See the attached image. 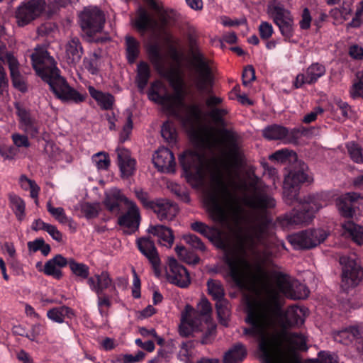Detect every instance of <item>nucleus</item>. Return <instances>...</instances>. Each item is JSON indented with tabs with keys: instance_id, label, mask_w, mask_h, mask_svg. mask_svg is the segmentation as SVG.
Here are the masks:
<instances>
[{
	"instance_id": "nucleus-42",
	"label": "nucleus",
	"mask_w": 363,
	"mask_h": 363,
	"mask_svg": "<svg viewBox=\"0 0 363 363\" xmlns=\"http://www.w3.org/2000/svg\"><path fill=\"white\" fill-rule=\"evenodd\" d=\"M9 199L17 218L22 220L25 216L26 208L23 200L16 195H11Z\"/></svg>"
},
{
	"instance_id": "nucleus-40",
	"label": "nucleus",
	"mask_w": 363,
	"mask_h": 363,
	"mask_svg": "<svg viewBox=\"0 0 363 363\" xmlns=\"http://www.w3.org/2000/svg\"><path fill=\"white\" fill-rule=\"evenodd\" d=\"M208 294L217 301L224 300L225 291L222 284L217 280L211 279L207 282Z\"/></svg>"
},
{
	"instance_id": "nucleus-31",
	"label": "nucleus",
	"mask_w": 363,
	"mask_h": 363,
	"mask_svg": "<svg viewBox=\"0 0 363 363\" xmlns=\"http://www.w3.org/2000/svg\"><path fill=\"white\" fill-rule=\"evenodd\" d=\"M342 228L355 243L363 245V227L349 221L342 224Z\"/></svg>"
},
{
	"instance_id": "nucleus-35",
	"label": "nucleus",
	"mask_w": 363,
	"mask_h": 363,
	"mask_svg": "<svg viewBox=\"0 0 363 363\" xmlns=\"http://www.w3.org/2000/svg\"><path fill=\"white\" fill-rule=\"evenodd\" d=\"M191 228L203 236L207 238L209 240L215 238L218 234V230L214 228L206 225L204 223L200 221H196L191 224Z\"/></svg>"
},
{
	"instance_id": "nucleus-27",
	"label": "nucleus",
	"mask_w": 363,
	"mask_h": 363,
	"mask_svg": "<svg viewBox=\"0 0 363 363\" xmlns=\"http://www.w3.org/2000/svg\"><path fill=\"white\" fill-rule=\"evenodd\" d=\"M73 316V311L65 306L54 307L47 311L48 318L57 323H62L65 319H71Z\"/></svg>"
},
{
	"instance_id": "nucleus-33",
	"label": "nucleus",
	"mask_w": 363,
	"mask_h": 363,
	"mask_svg": "<svg viewBox=\"0 0 363 363\" xmlns=\"http://www.w3.org/2000/svg\"><path fill=\"white\" fill-rule=\"evenodd\" d=\"M47 210L50 215L60 223L68 224L72 222V218L68 217L63 208L62 207H54L49 200L47 202Z\"/></svg>"
},
{
	"instance_id": "nucleus-28",
	"label": "nucleus",
	"mask_w": 363,
	"mask_h": 363,
	"mask_svg": "<svg viewBox=\"0 0 363 363\" xmlns=\"http://www.w3.org/2000/svg\"><path fill=\"white\" fill-rule=\"evenodd\" d=\"M246 355L245 347L240 343L235 344L225 353L223 363H239L245 359Z\"/></svg>"
},
{
	"instance_id": "nucleus-10",
	"label": "nucleus",
	"mask_w": 363,
	"mask_h": 363,
	"mask_svg": "<svg viewBox=\"0 0 363 363\" xmlns=\"http://www.w3.org/2000/svg\"><path fill=\"white\" fill-rule=\"evenodd\" d=\"M268 13L279 27L281 33L286 38L293 35L294 20L291 13L279 0H273L268 5Z\"/></svg>"
},
{
	"instance_id": "nucleus-51",
	"label": "nucleus",
	"mask_w": 363,
	"mask_h": 363,
	"mask_svg": "<svg viewBox=\"0 0 363 363\" xmlns=\"http://www.w3.org/2000/svg\"><path fill=\"white\" fill-rule=\"evenodd\" d=\"M297 159L298 155L294 150L284 148L269 155L268 159Z\"/></svg>"
},
{
	"instance_id": "nucleus-19",
	"label": "nucleus",
	"mask_w": 363,
	"mask_h": 363,
	"mask_svg": "<svg viewBox=\"0 0 363 363\" xmlns=\"http://www.w3.org/2000/svg\"><path fill=\"white\" fill-rule=\"evenodd\" d=\"M335 341L348 345L354 340L358 345L362 344V330L359 326H351L333 333Z\"/></svg>"
},
{
	"instance_id": "nucleus-36",
	"label": "nucleus",
	"mask_w": 363,
	"mask_h": 363,
	"mask_svg": "<svg viewBox=\"0 0 363 363\" xmlns=\"http://www.w3.org/2000/svg\"><path fill=\"white\" fill-rule=\"evenodd\" d=\"M150 77V69L145 62H140L138 65V86L143 90L147 85Z\"/></svg>"
},
{
	"instance_id": "nucleus-50",
	"label": "nucleus",
	"mask_w": 363,
	"mask_h": 363,
	"mask_svg": "<svg viewBox=\"0 0 363 363\" xmlns=\"http://www.w3.org/2000/svg\"><path fill=\"white\" fill-rule=\"evenodd\" d=\"M182 238L185 242L190 245L191 247L202 251L205 250L204 244L196 235L192 234H186L184 235Z\"/></svg>"
},
{
	"instance_id": "nucleus-48",
	"label": "nucleus",
	"mask_w": 363,
	"mask_h": 363,
	"mask_svg": "<svg viewBox=\"0 0 363 363\" xmlns=\"http://www.w3.org/2000/svg\"><path fill=\"white\" fill-rule=\"evenodd\" d=\"M101 207L99 203H85L82 206V211L84 213L87 218L96 217Z\"/></svg>"
},
{
	"instance_id": "nucleus-59",
	"label": "nucleus",
	"mask_w": 363,
	"mask_h": 363,
	"mask_svg": "<svg viewBox=\"0 0 363 363\" xmlns=\"http://www.w3.org/2000/svg\"><path fill=\"white\" fill-rule=\"evenodd\" d=\"M259 33L262 40L269 39L273 33L272 25L268 22H262L259 26Z\"/></svg>"
},
{
	"instance_id": "nucleus-1",
	"label": "nucleus",
	"mask_w": 363,
	"mask_h": 363,
	"mask_svg": "<svg viewBox=\"0 0 363 363\" xmlns=\"http://www.w3.org/2000/svg\"><path fill=\"white\" fill-rule=\"evenodd\" d=\"M222 162L215 179L216 186L206 198V206L213 220L230 230L239 227L241 204L252 208L257 215L250 218L247 226L236 234L235 242L226 256L229 274L236 286L253 291L260 285L257 296H264L272 287L281 301L282 296L291 299H303L309 291L305 284L280 272L270 274L264 269L269 263L267 251L259 253L256 247L274 233V224L265 211L275 206L274 200L257 184L247 182L242 176L241 160Z\"/></svg>"
},
{
	"instance_id": "nucleus-60",
	"label": "nucleus",
	"mask_w": 363,
	"mask_h": 363,
	"mask_svg": "<svg viewBox=\"0 0 363 363\" xmlns=\"http://www.w3.org/2000/svg\"><path fill=\"white\" fill-rule=\"evenodd\" d=\"M175 251L177 255L184 261L188 263H197L199 262V258L197 257L193 256L192 257H186V250L183 246H176Z\"/></svg>"
},
{
	"instance_id": "nucleus-21",
	"label": "nucleus",
	"mask_w": 363,
	"mask_h": 363,
	"mask_svg": "<svg viewBox=\"0 0 363 363\" xmlns=\"http://www.w3.org/2000/svg\"><path fill=\"white\" fill-rule=\"evenodd\" d=\"M151 208L160 220H172L178 213L177 206L167 200H159Z\"/></svg>"
},
{
	"instance_id": "nucleus-45",
	"label": "nucleus",
	"mask_w": 363,
	"mask_h": 363,
	"mask_svg": "<svg viewBox=\"0 0 363 363\" xmlns=\"http://www.w3.org/2000/svg\"><path fill=\"white\" fill-rule=\"evenodd\" d=\"M152 23V19L150 17L146 10L142 7L138 9V17L136 21V26L140 30H145Z\"/></svg>"
},
{
	"instance_id": "nucleus-56",
	"label": "nucleus",
	"mask_w": 363,
	"mask_h": 363,
	"mask_svg": "<svg viewBox=\"0 0 363 363\" xmlns=\"http://www.w3.org/2000/svg\"><path fill=\"white\" fill-rule=\"evenodd\" d=\"M242 84L244 86H247L251 82L255 81L256 79L255 71L252 65H247L245 67L242 72Z\"/></svg>"
},
{
	"instance_id": "nucleus-17",
	"label": "nucleus",
	"mask_w": 363,
	"mask_h": 363,
	"mask_svg": "<svg viewBox=\"0 0 363 363\" xmlns=\"http://www.w3.org/2000/svg\"><path fill=\"white\" fill-rule=\"evenodd\" d=\"M166 273L169 282L179 287H187L191 282L187 270L172 257H168Z\"/></svg>"
},
{
	"instance_id": "nucleus-53",
	"label": "nucleus",
	"mask_w": 363,
	"mask_h": 363,
	"mask_svg": "<svg viewBox=\"0 0 363 363\" xmlns=\"http://www.w3.org/2000/svg\"><path fill=\"white\" fill-rule=\"evenodd\" d=\"M97 304L99 313L102 317H106L108 315V312L104 309V308H108L111 305V301L108 296L106 295H97Z\"/></svg>"
},
{
	"instance_id": "nucleus-9",
	"label": "nucleus",
	"mask_w": 363,
	"mask_h": 363,
	"mask_svg": "<svg viewBox=\"0 0 363 363\" xmlns=\"http://www.w3.org/2000/svg\"><path fill=\"white\" fill-rule=\"evenodd\" d=\"M320 208L321 206L316 201L306 202L301 208L294 209L291 213L279 218L278 222L284 229L291 228L294 225L307 224L312 220L314 213Z\"/></svg>"
},
{
	"instance_id": "nucleus-7",
	"label": "nucleus",
	"mask_w": 363,
	"mask_h": 363,
	"mask_svg": "<svg viewBox=\"0 0 363 363\" xmlns=\"http://www.w3.org/2000/svg\"><path fill=\"white\" fill-rule=\"evenodd\" d=\"M189 46L191 65L199 74L196 82V87L200 93L211 95L213 93V85L211 68L208 65L204 55L196 46V43L192 38L189 40Z\"/></svg>"
},
{
	"instance_id": "nucleus-58",
	"label": "nucleus",
	"mask_w": 363,
	"mask_h": 363,
	"mask_svg": "<svg viewBox=\"0 0 363 363\" xmlns=\"http://www.w3.org/2000/svg\"><path fill=\"white\" fill-rule=\"evenodd\" d=\"M133 113L131 111H128L127 121L123 128L122 133L121 134V140L124 142L128 138L129 134L133 129V123L132 121Z\"/></svg>"
},
{
	"instance_id": "nucleus-22",
	"label": "nucleus",
	"mask_w": 363,
	"mask_h": 363,
	"mask_svg": "<svg viewBox=\"0 0 363 363\" xmlns=\"http://www.w3.org/2000/svg\"><path fill=\"white\" fill-rule=\"evenodd\" d=\"M360 198L362 197L356 192H349L340 196L336 201V206L340 215L346 218L352 217L354 210L352 203Z\"/></svg>"
},
{
	"instance_id": "nucleus-13",
	"label": "nucleus",
	"mask_w": 363,
	"mask_h": 363,
	"mask_svg": "<svg viewBox=\"0 0 363 363\" xmlns=\"http://www.w3.org/2000/svg\"><path fill=\"white\" fill-rule=\"evenodd\" d=\"M44 0H30L18 7L16 18L18 26L23 27L39 17L45 10Z\"/></svg>"
},
{
	"instance_id": "nucleus-39",
	"label": "nucleus",
	"mask_w": 363,
	"mask_h": 363,
	"mask_svg": "<svg viewBox=\"0 0 363 363\" xmlns=\"http://www.w3.org/2000/svg\"><path fill=\"white\" fill-rule=\"evenodd\" d=\"M127 58L129 62L133 63L139 54V43L132 36L125 37Z\"/></svg>"
},
{
	"instance_id": "nucleus-5",
	"label": "nucleus",
	"mask_w": 363,
	"mask_h": 363,
	"mask_svg": "<svg viewBox=\"0 0 363 363\" xmlns=\"http://www.w3.org/2000/svg\"><path fill=\"white\" fill-rule=\"evenodd\" d=\"M235 134L224 129L220 138H207L193 149L184 150L178 159H242Z\"/></svg>"
},
{
	"instance_id": "nucleus-52",
	"label": "nucleus",
	"mask_w": 363,
	"mask_h": 363,
	"mask_svg": "<svg viewBox=\"0 0 363 363\" xmlns=\"http://www.w3.org/2000/svg\"><path fill=\"white\" fill-rule=\"evenodd\" d=\"M306 363H339L337 357L335 354H329L325 352L319 353L318 359L309 360Z\"/></svg>"
},
{
	"instance_id": "nucleus-49",
	"label": "nucleus",
	"mask_w": 363,
	"mask_h": 363,
	"mask_svg": "<svg viewBox=\"0 0 363 363\" xmlns=\"http://www.w3.org/2000/svg\"><path fill=\"white\" fill-rule=\"evenodd\" d=\"M228 113L227 110L224 108H215L210 110L206 115L210 117L217 125H224L223 117Z\"/></svg>"
},
{
	"instance_id": "nucleus-23",
	"label": "nucleus",
	"mask_w": 363,
	"mask_h": 363,
	"mask_svg": "<svg viewBox=\"0 0 363 363\" xmlns=\"http://www.w3.org/2000/svg\"><path fill=\"white\" fill-rule=\"evenodd\" d=\"M138 247L151 262L155 268L160 265V258L154 242L147 238H141L137 240Z\"/></svg>"
},
{
	"instance_id": "nucleus-16",
	"label": "nucleus",
	"mask_w": 363,
	"mask_h": 363,
	"mask_svg": "<svg viewBox=\"0 0 363 363\" xmlns=\"http://www.w3.org/2000/svg\"><path fill=\"white\" fill-rule=\"evenodd\" d=\"M342 267V281L347 287L357 285L363 277V272L353 258L347 256L340 257Z\"/></svg>"
},
{
	"instance_id": "nucleus-57",
	"label": "nucleus",
	"mask_w": 363,
	"mask_h": 363,
	"mask_svg": "<svg viewBox=\"0 0 363 363\" xmlns=\"http://www.w3.org/2000/svg\"><path fill=\"white\" fill-rule=\"evenodd\" d=\"M16 113L20 118L21 125L29 123L30 121L33 120L30 116V113L26 108L21 107L18 104H16Z\"/></svg>"
},
{
	"instance_id": "nucleus-6",
	"label": "nucleus",
	"mask_w": 363,
	"mask_h": 363,
	"mask_svg": "<svg viewBox=\"0 0 363 363\" xmlns=\"http://www.w3.org/2000/svg\"><path fill=\"white\" fill-rule=\"evenodd\" d=\"M210 302L206 298H202L196 306V309L186 305L182 313L179 333L182 336H188L193 332L203 330V323L211 325L209 321L211 313Z\"/></svg>"
},
{
	"instance_id": "nucleus-25",
	"label": "nucleus",
	"mask_w": 363,
	"mask_h": 363,
	"mask_svg": "<svg viewBox=\"0 0 363 363\" xmlns=\"http://www.w3.org/2000/svg\"><path fill=\"white\" fill-rule=\"evenodd\" d=\"M147 231L149 233L156 236L159 243L162 245L167 247H172L174 237L170 228L162 225H150Z\"/></svg>"
},
{
	"instance_id": "nucleus-24",
	"label": "nucleus",
	"mask_w": 363,
	"mask_h": 363,
	"mask_svg": "<svg viewBox=\"0 0 363 363\" xmlns=\"http://www.w3.org/2000/svg\"><path fill=\"white\" fill-rule=\"evenodd\" d=\"M125 199H128L121 193L120 189L113 188L106 192V197L104 203L108 210L111 213H119V203L123 202L125 205Z\"/></svg>"
},
{
	"instance_id": "nucleus-46",
	"label": "nucleus",
	"mask_w": 363,
	"mask_h": 363,
	"mask_svg": "<svg viewBox=\"0 0 363 363\" xmlns=\"http://www.w3.org/2000/svg\"><path fill=\"white\" fill-rule=\"evenodd\" d=\"M118 165L123 178L129 177L135 170V160H118Z\"/></svg>"
},
{
	"instance_id": "nucleus-3",
	"label": "nucleus",
	"mask_w": 363,
	"mask_h": 363,
	"mask_svg": "<svg viewBox=\"0 0 363 363\" xmlns=\"http://www.w3.org/2000/svg\"><path fill=\"white\" fill-rule=\"evenodd\" d=\"M149 60L157 72L167 79L174 89V94L160 95L157 91L150 90L149 99L163 106L169 113L181 121L184 125L194 126L201 118L202 111L199 104H186V95L184 83L177 70L166 68V59L162 53L160 46L155 43L148 46Z\"/></svg>"
},
{
	"instance_id": "nucleus-34",
	"label": "nucleus",
	"mask_w": 363,
	"mask_h": 363,
	"mask_svg": "<svg viewBox=\"0 0 363 363\" xmlns=\"http://www.w3.org/2000/svg\"><path fill=\"white\" fill-rule=\"evenodd\" d=\"M325 68L319 63H313L306 70V83L314 84L318 78L324 75Z\"/></svg>"
},
{
	"instance_id": "nucleus-47",
	"label": "nucleus",
	"mask_w": 363,
	"mask_h": 363,
	"mask_svg": "<svg viewBox=\"0 0 363 363\" xmlns=\"http://www.w3.org/2000/svg\"><path fill=\"white\" fill-rule=\"evenodd\" d=\"M357 81L353 84L350 94L352 99L357 97L363 99V73H357Z\"/></svg>"
},
{
	"instance_id": "nucleus-8",
	"label": "nucleus",
	"mask_w": 363,
	"mask_h": 363,
	"mask_svg": "<svg viewBox=\"0 0 363 363\" xmlns=\"http://www.w3.org/2000/svg\"><path fill=\"white\" fill-rule=\"evenodd\" d=\"M312 181L308 166L302 160H292L284 181V196L292 202L297 199L300 185Z\"/></svg>"
},
{
	"instance_id": "nucleus-32",
	"label": "nucleus",
	"mask_w": 363,
	"mask_h": 363,
	"mask_svg": "<svg viewBox=\"0 0 363 363\" xmlns=\"http://www.w3.org/2000/svg\"><path fill=\"white\" fill-rule=\"evenodd\" d=\"M68 264L72 273L80 279L89 278V267L82 262H77L73 259H68Z\"/></svg>"
},
{
	"instance_id": "nucleus-12",
	"label": "nucleus",
	"mask_w": 363,
	"mask_h": 363,
	"mask_svg": "<svg viewBox=\"0 0 363 363\" xmlns=\"http://www.w3.org/2000/svg\"><path fill=\"white\" fill-rule=\"evenodd\" d=\"M79 17L81 28L89 37L100 33L106 21L104 13L97 8H85Z\"/></svg>"
},
{
	"instance_id": "nucleus-54",
	"label": "nucleus",
	"mask_w": 363,
	"mask_h": 363,
	"mask_svg": "<svg viewBox=\"0 0 363 363\" xmlns=\"http://www.w3.org/2000/svg\"><path fill=\"white\" fill-rule=\"evenodd\" d=\"M347 152L352 159H363L362 147L354 143L350 142L346 145Z\"/></svg>"
},
{
	"instance_id": "nucleus-41",
	"label": "nucleus",
	"mask_w": 363,
	"mask_h": 363,
	"mask_svg": "<svg viewBox=\"0 0 363 363\" xmlns=\"http://www.w3.org/2000/svg\"><path fill=\"white\" fill-rule=\"evenodd\" d=\"M46 333L45 324L41 322L35 323L31 325L28 331L27 338L33 342H38L40 337Z\"/></svg>"
},
{
	"instance_id": "nucleus-61",
	"label": "nucleus",
	"mask_w": 363,
	"mask_h": 363,
	"mask_svg": "<svg viewBox=\"0 0 363 363\" xmlns=\"http://www.w3.org/2000/svg\"><path fill=\"white\" fill-rule=\"evenodd\" d=\"M153 159H175L174 153L167 147H161L155 151Z\"/></svg>"
},
{
	"instance_id": "nucleus-18",
	"label": "nucleus",
	"mask_w": 363,
	"mask_h": 363,
	"mask_svg": "<svg viewBox=\"0 0 363 363\" xmlns=\"http://www.w3.org/2000/svg\"><path fill=\"white\" fill-rule=\"evenodd\" d=\"M87 284L90 290L97 295L102 294L105 289L111 286L115 289L113 279L107 271H103L100 274H95L88 278Z\"/></svg>"
},
{
	"instance_id": "nucleus-37",
	"label": "nucleus",
	"mask_w": 363,
	"mask_h": 363,
	"mask_svg": "<svg viewBox=\"0 0 363 363\" xmlns=\"http://www.w3.org/2000/svg\"><path fill=\"white\" fill-rule=\"evenodd\" d=\"M194 352V344L191 341L182 342L178 352V359L184 363H190Z\"/></svg>"
},
{
	"instance_id": "nucleus-2",
	"label": "nucleus",
	"mask_w": 363,
	"mask_h": 363,
	"mask_svg": "<svg viewBox=\"0 0 363 363\" xmlns=\"http://www.w3.org/2000/svg\"><path fill=\"white\" fill-rule=\"evenodd\" d=\"M272 289L248 302L245 321L249 326L243 333L258 341L262 363H300L296 351L306 349L305 337L291 333L279 335L278 330L302 325L307 311L293 306L284 313L280 297Z\"/></svg>"
},
{
	"instance_id": "nucleus-4",
	"label": "nucleus",
	"mask_w": 363,
	"mask_h": 363,
	"mask_svg": "<svg viewBox=\"0 0 363 363\" xmlns=\"http://www.w3.org/2000/svg\"><path fill=\"white\" fill-rule=\"evenodd\" d=\"M33 69L37 74L45 82L55 95L62 101L82 102L85 96L70 87L65 79L60 74L55 60L49 55L47 50H36L31 55Z\"/></svg>"
},
{
	"instance_id": "nucleus-62",
	"label": "nucleus",
	"mask_w": 363,
	"mask_h": 363,
	"mask_svg": "<svg viewBox=\"0 0 363 363\" xmlns=\"http://www.w3.org/2000/svg\"><path fill=\"white\" fill-rule=\"evenodd\" d=\"M135 194L138 200L140 201V202L145 206H150L153 205L150 201H149V196L148 194L146 191H144L143 189H135L134 190Z\"/></svg>"
},
{
	"instance_id": "nucleus-26",
	"label": "nucleus",
	"mask_w": 363,
	"mask_h": 363,
	"mask_svg": "<svg viewBox=\"0 0 363 363\" xmlns=\"http://www.w3.org/2000/svg\"><path fill=\"white\" fill-rule=\"evenodd\" d=\"M83 48L77 38H72L66 45V59L69 64L76 65L82 58Z\"/></svg>"
},
{
	"instance_id": "nucleus-29",
	"label": "nucleus",
	"mask_w": 363,
	"mask_h": 363,
	"mask_svg": "<svg viewBox=\"0 0 363 363\" xmlns=\"http://www.w3.org/2000/svg\"><path fill=\"white\" fill-rule=\"evenodd\" d=\"M89 92L91 96L98 102L103 109L109 110L112 108L114 102L113 95L98 91L91 86H89Z\"/></svg>"
},
{
	"instance_id": "nucleus-43",
	"label": "nucleus",
	"mask_w": 363,
	"mask_h": 363,
	"mask_svg": "<svg viewBox=\"0 0 363 363\" xmlns=\"http://www.w3.org/2000/svg\"><path fill=\"white\" fill-rule=\"evenodd\" d=\"M163 138L169 143H175L177 141V130L172 122H165L161 129Z\"/></svg>"
},
{
	"instance_id": "nucleus-63",
	"label": "nucleus",
	"mask_w": 363,
	"mask_h": 363,
	"mask_svg": "<svg viewBox=\"0 0 363 363\" xmlns=\"http://www.w3.org/2000/svg\"><path fill=\"white\" fill-rule=\"evenodd\" d=\"M12 139L17 147H28L30 145L28 137L20 134H13Z\"/></svg>"
},
{
	"instance_id": "nucleus-11",
	"label": "nucleus",
	"mask_w": 363,
	"mask_h": 363,
	"mask_svg": "<svg viewBox=\"0 0 363 363\" xmlns=\"http://www.w3.org/2000/svg\"><path fill=\"white\" fill-rule=\"evenodd\" d=\"M328 237L322 229L303 230L288 236L287 239L296 250L309 249L317 246Z\"/></svg>"
},
{
	"instance_id": "nucleus-44",
	"label": "nucleus",
	"mask_w": 363,
	"mask_h": 363,
	"mask_svg": "<svg viewBox=\"0 0 363 363\" xmlns=\"http://www.w3.org/2000/svg\"><path fill=\"white\" fill-rule=\"evenodd\" d=\"M157 170L162 173H174L176 170V160H152Z\"/></svg>"
},
{
	"instance_id": "nucleus-20",
	"label": "nucleus",
	"mask_w": 363,
	"mask_h": 363,
	"mask_svg": "<svg viewBox=\"0 0 363 363\" xmlns=\"http://www.w3.org/2000/svg\"><path fill=\"white\" fill-rule=\"evenodd\" d=\"M68 264V259L61 255H57L53 258L48 260L42 272L56 279H60L62 277L61 269Z\"/></svg>"
},
{
	"instance_id": "nucleus-55",
	"label": "nucleus",
	"mask_w": 363,
	"mask_h": 363,
	"mask_svg": "<svg viewBox=\"0 0 363 363\" xmlns=\"http://www.w3.org/2000/svg\"><path fill=\"white\" fill-rule=\"evenodd\" d=\"M11 77L13 85L15 88L18 89L19 91L22 92L26 91V85L24 81L23 80L19 72H13V71L11 70Z\"/></svg>"
},
{
	"instance_id": "nucleus-30",
	"label": "nucleus",
	"mask_w": 363,
	"mask_h": 363,
	"mask_svg": "<svg viewBox=\"0 0 363 363\" xmlns=\"http://www.w3.org/2000/svg\"><path fill=\"white\" fill-rule=\"evenodd\" d=\"M262 135L269 140H283L288 135V129L284 126L274 124L266 127L262 131Z\"/></svg>"
},
{
	"instance_id": "nucleus-15",
	"label": "nucleus",
	"mask_w": 363,
	"mask_h": 363,
	"mask_svg": "<svg viewBox=\"0 0 363 363\" xmlns=\"http://www.w3.org/2000/svg\"><path fill=\"white\" fill-rule=\"evenodd\" d=\"M205 160H181L182 166L187 182L194 187L203 185L207 171Z\"/></svg>"
},
{
	"instance_id": "nucleus-14",
	"label": "nucleus",
	"mask_w": 363,
	"mask_h": 363,
	"mask_svg": "<svg viewBox=\"0 0 363 363\" xmlns=\"http://www.w3.org/2000/svg\"><path fill=\"white\" fill-rule=\"evenodd\" d=\"M127 210L125 213L119 216L118 224L124 233L132 234L139 228L141 216L140 209L136 203L130 200L125 199Z\"/></svg>"
},
{
	"instance_id": "nucleus-64",
	"label": "nucleus",
	"mask_w": 363,
	"mask_h": 363,
	"mask_svg": "<svg viewBox=\"0 0 363 363\" xmlns=\"http://www.w3.org/2000/svg\"><path fill=\"white\" fill-rule=\"evenodd\" d=\"M145 357L144 352L139 351L135 355L125 354L123 356V363H135L142 360Z\"/></svg>"
},
{
	"instance_id": "nucleus-38",
	"label": "nucleus",
	"mask_w": 363,
	"mask_h": 363,
	"mask_svg": "<svg viewBox=\"0 0 363 363\" xmlns=\"http://www.w3.org/2000/svg\"><path fill=\"white\" fill-rule=\"evenodd\" d=\"M216 310L220 323L222 325L227 326L230 315L228 302L225 299L217 301Z\"/></svg>"
}]
</instances>
